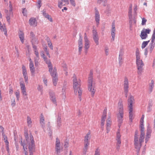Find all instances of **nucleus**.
<instances>
[{
    "label": "nucleus",
    "instance_id": "f257e3e1",
    "mask_svg": "<svg viewBox=\"0 0 155 155\" xmlns=\"http://www.w3.org/2000/svg\"><path fill=\"white\" fill-rule=\"evenodd\" d=\"M135 54L136 63L138 70L137 73L138 75H141L143 71L144 64L142 60L140 59V52L138 49L136 50Z\"/></svg>",
    "mask_w": 155,
    "mask_h": 155
},
{
    "label": "nucleus",
    "instance_id": "f03ea898",
    "mask_svg": "<svg viewBox=\"0 0 155 155\" xmlns=\"http://www.w3.org/2000/svg\"><path fill=\"white\" fill-rule=\"evenodd\" d=\"M87 85L88 90L91 92L92 96L95 92V83L93 80V77L92 74H89L87 81Z\"/></svg>",
    "mask_w": 155,
    "mask_h": 155
},
{
    "label": "nucleus",
    "instance_id": "7ed1b4c3",
    "mask_svg": "<svg viewBox=\"0 0 155 155\" xmlns=\"http://www.w3.org/2000/svg\"><path fill=\"white\" fill-rule=\"evenodd\" d=\"M118 113L117 115V118L118 120V121L121 123L123 121V118L124 116V109L123 101L120 100L118 104Z\"/></svg>",
    "mask_w": 155,
    "mask_h": 155
},
{
    "label": "nucleus",
    "instance_id": "20e7f679",
    "mask_svg": "<svg viewBox=\"0 0 155 155\" xmlns=\"http://www.w3.org/2000/svg\"><path fill=\"white\" fill-rule=\"evenodd\" d=\"M137 133H135V138L134 140V144L135 147L137 149H139L141 147L142 143L144 141V136L141 138V135H140V138L138 137Z\"/></svg>",
    "mask_w": 155,
    "mask_h": 155
},
{
    "label": "nucleus",
    "instance_id": "39448f33",
    "mask_svg": "<svg viewBox=\"0 0 155 155\" xmlns=\"http://www.w3.org/2000/svg\"><path fill=\"white\" fill-rule=\"evenodd\" d=\"M132 5L130 4L129 8L128 15L129 19H130L129 21L130 27L131 30L133 27V25L136 26V23L137 21L135 19H132Z\"/></svg>",
    "mask_w": 155,
    "mask_h": 155
},
{
    "label": "nucleus",
    "instance_id": "423d86ee",
    "mask_svg": "<svg viewBox=\"0 0 155 155\" xmlns=\"http://www.w3.org/2000/svg\"><path fill=\"white\" fill-rule=\"evenodd\" d=\"M49 71L50 72V74L52 77V82L54 85L56 86L57 84L58 81L57 73L56 69L54 68L53 69L52 67L51 71Z\"/></svg>",
    "mask_w": 155,
    "mask_h": 155
},
{
    "label": "nucleus",
    "instance_id": "0eeeda50",
    "mask_svg": "<svg viewBox=\"0 0 155 155\" xmlns=\"http://www.w3.org/2000/svg\"><path fill=\"white\" fill-rule=\"evenodd\" d=\"M73 79V87L74 90L81 87V80L78 79L76 75L74 74L72 77Z\"/></svg>",
    "mask_w": 155,
    "mask_h": 155
},
{
    "label": "nucleus",
    "instance_id": "6e6552de",
    "mask_svg": "<svg viewBox=\"0 0 155 155\" xmlns=\"http://www.w3.org/2000/svg\"><path fill=\"white\" fill-rule=\"evenodd\" d=\"M22 71L25 82L27 84L28 83V80L27 69L26 67L24 65H22Z\"/></svg>",
    "mask_w": 155,
    "mask_h": 155
},
{
    "label": "nucleus",
    "instance_id": "1a4fd4ad",
    "mask_svg": "<svg viewBox=\"0 0 155 155\" xmlns=\"http://www.w3.org/2000/svg\"><path fill=\"white\" fill-rule=\"evenodd\" d=\"M31 42L32 43V48L34 46H36V45L38 44V39L35 37V35L32 32H31L30 33Z\"/></svg>",
    "mask_w": 155,
    "mask_h": 155
},
{
    "label": "nucleus",
    "instance_id": "9d476101",
    "mask_svg": "<svg viewBox=\"0 0 155 155\" xmlns=\"http://www.w3.org/2000/svg\"><path fill=\"white\" fill-rule=\"evenodd\" d=\"M30 140L29 143V152L33 151L35 149V145L33 136L32 134L30 135Z\"/></svg>",
    "mask_w": 155,
    "mask_h": 155
},
{
    "label": "nucleus",
    "instance_id": "9b49d317",
    "mask_svg": "<svg viewBox=\"0 0 155 155\" xmlns=\"http://www.w3.org/2000/svg\"><path fill=\"white\" fill-rule=\"evenodd\" d=\"M129 81L128 79L127 78H124V88L125 95L126 97L127 96V93L128 91Z\"/></svg>",
    "mask_w": 155,
    "mask_h": 155
},
{
    "label": "nucleus",
    "instance_id": "f8f14e48",
    "mask_svg": "<svg viewBox=\"0 0 155 155\" xmlns=\"http://www.w3.org/2000/svg\"><path fill=\"white\" fill-rule=\"evenodd\" d=\"M124 53V49L121 48L120 49L118 57V64L121 66L124 62V58L123 57Z\"/></svg>",
    "mask_w": 155,
    "mask_h": 155
},
{
    "label": "nucleus",
    "instance_id": "ddd939ff",
    "mask_svg": "<svg viewBox=\"0 0 155 155\" xmlns=\"http://www.w3.org/2000/svg\"><path fill=\"white\" fill-rule=\"evenodd\" d=\"M150 30L149 28L143 29L141 31L140 36L142 39H145L147 37V34L150 32Z\"/></svg>",
    "mask_w": 155,
    "mask_h": 155
},
{
    "label": "nucleus",
    "instance_id": "4468645a",
    "mask_svg": "<svg viewBox=\"0 0 155 155\" xmlns=\"http://www.w3.org/2000/svg\"><path fill=\"white\" fill-rule=\"evenodd\" d=\"M93 38L96 45H99V37L97 31L94 29L93 30Z\"/></svg>",
    "mask_w": 155,
    "mask_h": 155
},
{
    "label": "nucleus",
    "instance_id": "2eb2a0df",
    "mask_svg": "<svg viewBox=\"0 0 155 155\" xmlns=\"http://www.w3.org/2000/svg\"><path fill=\"white\" fill-rule=\"evenodd\" d=\"M128 107L129 108H133V104L134 103V99L132 95H130L128 100Z\"/></svg>",
    "mask_w": 155,
    "mask_h": 155
},
{
    "label": "nucleus",
    "instance_id": "dca6fc26",
    "mask_svg": "<svg viewBox=\"0 0 155 155\" xmlns=\"http://www.w3.org/2000/svg\"><path fill=\"white\" fill-rule=\"evenodd\" d=\"M84 49L85 50L87 51L90 48V42L88 39L86 34H85V36H84Z\"/></svg>",
    "mask_w": 155,
    "mask_h": 155
},
{
    "label": "nucleus",
    "instance_id": "f3484780",
    "mask_svg": "<svg viewBox=\"0 0 155 155\" xmlns=\"http://www.w3.org/2000/svg\"><path fill=\"white\" fill-rule=\"evenodd\" d=\"M20 85L21 87V93L23 95L27 96V94L26 92L25 85L24 82H20Z\"/></svg>",
    "mask_w": 155,
    "mask_h": 155
},
{
    "label": "nucleus",
    "instance_id": "a211bd4d",
    "mask_svg": "<svg viewBox=\"0 0 155 155\" xmlns=\"http://www.w3.org/2000/svg\"><path fill=\"white\" fill-rule=\"evenodd\" d=\"M41 56L44 59V61H45L46 63L48 65L49 69V71H51V68L52 67V65L50 62V61L49 60H48L47 58L45 57V55L43 54L41 55Z\"/></svg>",
    "mask_w": 155,
    "mask_h": 155
},
{
    "label": "nucleus",
    "instance_id": "6ab92c4d",
    "mask_svg": "<svg viewBox=\"0 0 155 155\" xmlns=\"http://www.w3.org/2000/svg\"><path fill=\"white\" fill-rule=\"evenodd\" d=\"M50 98L52 102L56 105H57V101L55 93L53 92L50 93Z\"/></svg>",
    "mask_w": 155,
    "mask_h": 155
},
{
    "label": "nucleus",
    "instance_id": "aec40b11",
    "mask_svg": "<svg viewBox=\"0 0 155 155\" xmlns=\"http://www.w3.org/2000/svg\"><path fill=\"white\" fill-rule=\"evenodd\" d=\"M121 134L119 130L117 131L116 136V140L117 141V145L118 146H120L121 144Z\"/></svg>",
    "mask_w": 155,
    "mask_h": 155
},
{
    "label": "nucleus",
    "instance_id": "412c9836",
    "mask_svg": "<svg viewBox=\"0 0 155 155\" xmlns=\"http://www.w3.org/2000/svg\"><path fill=\"white\" fill-rule=\"evenodd\" d=\"M60 140L57 138L55 142V151L57 153H59L60 150Z\"/></svg>",
    "mask_w": 155,
    "mask_h": 155
},
{
    "label": "nucleus",
    "instance_id": "4be33fe9",
    "mask_svg": "<svg viewBox=\"0 0 155 155\" xmlns=\"http://www.w3.org/2000/svg\"><path fill=\"white\" fill-rule=\"evenodd\" d=\"M78 47L79 52L80 54L82 51L83 48V45L82 42V39L81 37H80L79 38L78 42Z\"/></svg>",
    "mask_w": 155,
    "mask_h": 155
},
{
    "label": "nucleus",
    "instance_id": "5701e85b",
    "mask_svg": "<svg viewBox=\"0 0 155 155\" xmlns=\"http://www.w3.org/2000/svg\"><path fill=\"white\" fill-rule=\"evenodd\" d=\"M61 1H58V6L60 8H61L63 6L66 4H68L69 3L68 0H61Z\"/></svg>",
    "mask_w": 155,
    "mask_h": 155
},
{
    "label": "nucleus",
    "instance_id": "b1692460",
    "mask_svg": "<svg viewBox=\"0 0 155 155\" xmlns=\"http://www.w3.org/2000/svg\"><path fill=\"white\" fill-rule=\"evenodd\" d=\"M74 91L76 95H78V98L80 100H81V96L82 94V90L81 87L76 89V90H74Z\"/></svg>",
    "mask_w": 155,
    "mask_h": 155
},
{
    "label": "nucleus",
    "instance_id": "393cba45",
    "mask_svg": "<svg viewBox=\"0 0 155 155\" xmlns=\"http://www.w3.org/2000/svg\"><path fill=\"white\" fill-rule=\"evenodd\" d=\"M116 29L114 23H113L112 25V29L111 30V35L113 40H114L115 35Z\"/></svg>",
    "mask_w": 155,
    "mask_h": 155
},
{
    "label": "nucleus",
    "instance_id": "a878e982",
    "mask_svg": "<svg viewBox=\"0 0 155 155\" xmlns=\"http://www.w3.org/2000/svg\"><path fill=\"white\" fill-rule=\"evenodd\" d=\"M29 24L35 27L37 25V22L35 18H31L29 20Z\"/></svg>",
    "mask_w": 155,
    "mask_h": 155
},
{
    "label": "nucleus",
    "instance_id": "bb28decb",
    "mask_svg": "<svg viewBox=\"0 0 155 155\" xmlns=\"http://www.w3.org/2000/svg\"><path fill=\"white\" fill-rule=\"evenodd\" d=\"M155 45V39H152L151 42L149 46V50L150 52H151L153 50Z\"/></svg>",
    "mask_w": 155,
    "mask_h": 155
},
{
    "label": "nucleus",
    "instance_id": "cd10ccee",
    "mask_svg": "<svg viewBox=\"0 0 155 155\" xmlns=\"http://www.w3.org/2000/svg\"><path fill=\"white\" fill-rule=\"evenodd\" d=\"M18 36L21 42L23 44L24 42V34L23 31H20L18 32Z\"/></svg>",
    "mask_w": 155,
    "mask_h": 155
},
{
    "label": "nucleus",
    "instance_id": "c85d7f7f",
    "mask_svg": "<svg viewBox=\"0 0 155 155\" xmlns=\"http://www.w3.org/2000/svg\"><path fill=\"white\" fill-rule=\"evenodd\" d=\"M112 122L111 120V119L110 118H109L107 119V127L106 129L107 130V133H108L110 130V128Z\"/></svg>",
    "mask_w": 155,
    "mask_h": 155
},
{
    "label": "nucleus",
    "instance_id": "c756f323",
    "mask_svg": "<svg viewBox=\"0 0 155 155\" xmlns=\"http://www.w3.org/2000/svg\"><path fill=\"white\" fill-rule=\"evenodd\" d=\"M10 8V10L9 11V15H12L13 16V14L12 12V5L11 4H10L9 6ZM7 16L6 17V19H7V21L8 22H10V15H8L7 14Z\"/></svg>",
    "mask_w": 155,
    "mask_h": 155
},
{
    "label": "nucleus",
    "instance_id": "7c9ffc66",
    "mask_svg": "<svg viewBox=\"0 0 155 155\" xmlns=\"http://www.w3.org/2000/svg\"><path fill=\"white\" fill-rule=\"evenodd\" d=\"M29 67L31 75L34 76L35 75V70L34 67V63L29 64Z\"/></svg>",
    "mask_w": 155,
    "mask_h": 155
},
{
    "label": "nucleus",
    "instance_id": "2f4dec72",
    "mask_svg": "<svg viewBox=\"0 0 155 155\" xmlns=\"http://www.w3.org/2000/svg\"><path fill=\"white\" fill-rule=\"evenodd\" d=\"M129 120L132 122L134 116L133 108H129Z\"/></svg>",
    "mask_w": 155,
    "mask_h": 155
},
{
    "label": "nucleus",
    "instance_id": "473e14b6",
    "mask_svg": "<svg viewBox=\"0 0 155 155\" xmlns=\"http://www.w3.org/2000/svg\"><path fill=\"white\" fill-rule=\"evenodd\" d=\"M95 10V20L97 23V25H98L99 24V21H100V15L98 11L96 9Z\"/></svg>",
    "mask_w": 155,
    "mask_h": 155
},
{
    "label": "nucleus",
    "instance_id": "72a5a7b5",
    "mask_svg": "<svg viewBox=\"0 0 155 155\" xmlns=\"http://www.w3.org/2000/svg\"><path fill=\"white\" fill-rule=\"evenodd\" d=\"M40 123L42 126H44L45 122V117L42 113L40 114Z\"/></svg>",
    "mask_w": 155,
    "mask_h": 155
},
{
    "label": "nucleus",
    "instance_id": "f704fd0d",
    "mask_svg": "<svg viewBox=\"0 0 155 155\" xmlns=\"http://www.w3.org/2000/svg\"><path fill=\"white\" fill-rule=\"evenodd\" d=\"M57 126L58 128H60L62 125V121L60 116L58 115L57 119Z\"/></svg>",
    "mask_w": 155,
    "mask_h": 155
},
{
    "label": "nucleus",
    "instance_id": "c9c22d12",
    "mask_svg": "<svg viewBox=\"0 0 155 155\" xmlns=\"http://www.w3.org/2000/svg\"><path fill=\"white\" fill-rule=\"evenodd\" d=\"M91 137V132L89 131L87 133V134L84 137V141L89 142V140H90Z\"/></svg>",
    "mask_w": 155,
    "mask_h": 155
},
{
    "label": "nucleus",
    "instance_id": "e433bc0d",
    "mask_svg": "<svg viewBox=\"0 0 155 155\" xmlns=\"http://www.w3.org/2000/svg\"><path fill=\"white\" fill-rule=\"evenodd\" d=\"M140 128L141 130V137L144 136L145 133L144 132V126L143 124H140Z\"/></svg>",
    "mask_w": 155,
    "mask_h": 155
},
{
    "label": "nucleus",
    "instance_id": "4c0bfd02",
    "mask_svg": "<svg viewBox=\"0 0 155 155\" xmlns=\"http://www.w3.org/2000/svg\"><path fill=\"white\" fill-rule=\"evenodd\" d=\"M151 131V130L150 129H147V134L146 135V137L145 139L146 143H147L148 141V140H147V139H149L150 137Z\"/></svg>",
    "mask_w": 155,
    "mask_h": 155
},
{
    "label": "nucleus",
    "instance_id": "58836bf2",
    "mask_svg": "<svg viewBox=\"0 0 155 155\" xmlns=\"http://www.w3.org/2000/svg\"><path fill=\"white\" fill-rule=\"evenodd\" d=\"M43 15L45 18H47L51 22H53L52 18L50 15L45 12H43Z\"/></svg>",
    "mask_w": 155,
    "mask_h": 155
},
{
    "label": "nucleus",
    "instance_id": "ea45409f",
    "mask_svg": "<svg viewBox=\"0 0 155 155\" xmlns=\"http://www.w3.org/2000/svg\"><path fill=\"white\" fill-rule=\"evenodd\" d=\"M89 142H84V148L83 149L84 151L86 152L87 150L88 147L89 145Z\"/></svg>",
    "mask_w": 155,
    "mask_h": 155
},
{
    "label": "nucleus",
    "instance_id": "a19ab883",
    "mask_svg": "<svg viewBox=\"0 0 155 155\" xmlns=\"http://www.w3.org/2000/svg\"><path fill=\"white\" fill-rule=\"evenodd\" d=\"M21 145L23 147V148L25 155H28V153L27 151V148L26 145L24 143H23L22 141H21Z\"/></svg>",
    "mask_w": 155,
    "mask_h": 155
},
{
    "label": "nucleus",
    "instance_id": "79ce46f5",
    "mask_svg": "<svg viewBox=\"0 0 155 155\" xmlns=\"http://www.w3.org/2000/svg\"><path fill=\"white\" fill-rule=\"evenodd\" d=\"M46 40L49 47L50 48L51 50H53V46L50 39L48 38H47Z\"/></svg>",
    "mask_w": 155,
    "mask_h": 155
},
{
    "label": "nucleus",
    "instance_id": "37998d69",
    "mask_svg": "<svg viewBox=\"0 0 155 155\" xmlns=\"http://www.w3.org/2000/svg\"><path fill=\"white\" fill-rule=\"evenodd\" d=\"M0 29L1 30L3 31L4 32L5 35H7V31L5 27H3L2 25V24L0 22Z\"/></svg>",
    "mask_w": 155,
    "mask_h": 155
},
{
    "label": "nucleus",
    "instance_id": "c03bdc74",
    "mask_svg": "<svg viewBox=\"0 0 155 155\" xmlns=\"http://www.w3.org/2000/svg\"><path fill=\"white\" fill-rule=\"evenodd\" d=\"M33 48V49L35 54V55L36 57L35 58H39V53L37 49V46H34Z\"/></svg>",
    "mask_w": 155,
    "mask_h": 155
},
{
    "label": "nucleus",
    "instance_id": "a18cd8bd",
    "mask_svg": "<svg viewBox=\"0 0 155 155\" xmlns=\"http://www.w3.org/2000/svg\"><path fill=\"white\" fill-rule=\"evenodd\" d=\"M14 94L16 96L17 100L19 101L20 96V92L18 90L14 92Z\"/></svg>",
    "mask_w": 155,
    "mask_h": 155
},
{
    "label": "nucleus",
    "instance_id": "49530a36",
    "mask_svg": "<svg viewBox=\"0 0 155 155\" xmlns=\"http://www.w3.org/2000/svg\"><path fill=\"white\" fill-rule=\"evenodd\" d=\"M107 110H104L103 111V114L102 116L101 120L105 121L107 116Z\"/></svg>",
    "mask_w": 155,
    "mask_h": 155
},
{
    "label": "nucleus",
    "instance_id": "de8ad7c7",
    "mask_svg": "<svg viewBox=\"0 0 155 155\" xmlns=\"http://www.w3.org/2000/svg\"><path fill=\"white\" fill-rule=\"evenodd\" d=\"M27 120L28 126L29 127H31V126L32 122L30 117L28 116L27 117Z\"/></svg>",
    "mask_w": 155,
    "mask_h": 155
},
{
    "label": "nucleus",
    "instance_id": "09e8293b",
    "mask_svg": "<svg viewBox=\"0 0 155 155\" xmlns=\"http://www.w3.org/2000/svg\"><path fill=\"white\" fill-rule=\"evenodd\" d=\"M2 136L3 139L5 143H8V140L7 137L5 135L4 133H2Z\"/></svg>",
    "mask_w": 155,
    "mask_h": 155
},
{
    "label": "nucleus",
    "instance_id": "8fccbe9b",
    "mask_svg": "<svg viewBox=\"0 0 155 155\" xmlns=\"http://www.w3.org/2000/svg\"><path fill=\"white\" fill-rule=\"evenodd\" d=\"M154 87V81L153 80L151 81V82L149 85V89L151 92Z\"/></svg>",
    "mask_w": 155,
    "mask_h": 155
},
{
    "label": "nucleus",
    "instance_id": "3c124183",
    "mask_svg": "<svg viewBox=\"0 0 155 155\" xmlns=\"http://www.w3.org/2000/svg\"><path fill=\"white\" fill-rule=\"evenodd\" d=\"M150 41H143L142 44L141 48H145L147 45L148 44V43Z\"/></svg>",
    "mask_w": 155,
    "mask_h": 155
},
{
    "label": "nucleus",
    "instance_id": "603ef678",
    "mask_svg": "<svg viewBox=\"0 0 155 155\" xmlns=\"http://www.w3.org/2000/svg\"><path fill=\"white\" fill-rule=\"evenodd\" d=\"M39 59V58H34L35 64L36 66H38L39 64V62H38Z\"/></svg>",
    "mask_w": 155,
    "mask_h": 155
},
{
    "label": "nucleus",
    "instance_id": "864d4df0",
    "mask_svg": "<svg viewBox=\"0 0 155 155\" xmlns=\"http://www.w3.org/2000/svg\"><path fill=\"white\" fill-rule=\"evenodd\" d=\"M16 103L15 98L14 97L11 99V105L12 107L15 106Z\"/></svg>",
    "mask_w": 155,
    "mask_h": 155
},
{
    "label": "nucleus",
    "instance_id": "5fc2aeb1",
    "mask_svg": "<svg viewBox=\"0 0 155 155\" xmlns=\"http://www.w3.org/2000/svg\"><path fill=\"white\" fill-rule=\"evenodd\" d=\"M25 134L26 140L28 142H30V137H28V133L26 132Z\"/></svg>",
    "mask_w": 155,
    "mask_h": 155
},
{
    "label": "nucleus",
    "instance_id": "6e6d98bb",
    "mask_svg": "<svg viewBox=\"0 0 155 155\" xmlns=\"http://www.w3.org/2000/svg\"><path fill=\"white\" fill-rule=\"evenodd\" d=\"M142 21L141 22V25H144L146 24V22L147 21V20L144 18H142Z\"/></svg>",
    "mask_w": 155,
    "mask_h": 155
},
{
    "label": "nucleus",
    "instance_id": "4d7b16f0",
    "mask_svg": "<svg viewBox=\"0 0 155 155\" xmlns=\"http://www.w3.org/2000/svg\"><path fill=\"white\" fill-rule=\"evenodd\" d=\"M70 1L71 5L75 7L76 6L75 0H70Z\"/></svg>",
    "mask_w": 155,
    "mask_h": 155
},
{
    "label": "nucleus",
    "instance_id": "13d9d810",
    "mask_svg": "<svg viewBox=\"0 0 155 155\" xmlns=\"http://www.w3.org/2000/svg\"><path fill=\"white\" fill-rule=\"evenodd\" d=\"M94 155H100V150L99 149L97 148L96 149Z\"/></svg>",
    "mask_w": 155,
    "mask_h": 155
},
{
    "label": "nucleus",
    "instance_id": "bf43d9fd",
    "mask_svg": "<svg viewBox=\"0 0 155 155\" xmlns=\"http://www.w3.org/2000/svg\"><path fill=\"white\" fill-rule=\"evenodd\" d=\"M43 82L44 84L46 86H47L48 81L47 79L46 78H44L43 79Z\"/></svg>",
    "mask_w": 155,
    "mask_h": 155
},
{
    "label": "nucleus",
    "instance_id": "052dcab7",
    "mask_svg": "<svg viewBox=\"0 0 155 155\" xmlns=\"http://www.w3.org/2000/svg\"><path fill=\"white\" fill-rule=\"evenodd\" d=\"M144 117V115H142L140 120V124H143V120Z\"/></svg>",
    "mask_w": 155,
    "mask_h": 155
},
{
    "label": "nucleus",
    "instance_id": "680f3d73",
    "mask_svg": "<svg viewBox=\"0 0 155 155\" xmlns=\"http://www.w3.org/2000/svg\"><path fill=\"white\" fill-rule=\"evenodd\" d=\"M5 145H6V148L7 150L8 151V152H9V143H5Z\"/></svg>",
    "mask_w": 155,
    "mask_h": 155
},
{
    "label": "nucleus",
    "instance_id": "e2e57ef3",
    "mask_svg": "<svg viewBox=\"0 0 155 155\" xmlns=\"http://www.w3.org/2000/svg\"><path fill=\"white\" fill-rule=\"evenodd\" d=\"M69 143L68 141H65L64 142V147L65 148H67L68 147Z\"/></svg>",
    "mask_w": 155,
    "mask_h": 155
},
{
    "label": "nucleus",
    "instance_id": "0e129e2a",
    "mask_svg": "<svg viewBox=\"0 0 155 155\" xmlns=\"http://www.w3.org/2000/svg\"><path fill=\"white\" fill-rule=\"evenodd\" d=\"M105 54L106 55L108 54V49L107 48H106L105 49Z\"/></svg>",
    "mask_w": 155,
    "mask_h": 155
},
{
    "label": "nucleus",
    "instance_id": "69168bd1",
    "mask_svg": "<svg viewBox=\"0 0 155 155\" xmlns=\"http://www.w3.org/2000/svg\"><path fill=\"white\" fill-rule=\"evenodd\" d=\"M152 39H155V28H154L153 31V33L152 36Z\"/></svg>",
    "mask_w": 155,
    "mask_h": 155
},
{
    "label": "nucleus",
    "instance_id": "338daca9",
    "mask_svg": "<svg viewBox=\"0 0 155 155\" xmlns=\"http://www.w3.org/2000/svg\"><path fill=\"white\" fill-rule=\"evenodd\" d=\"M105 120H101V124L102 127H103L104 124Z\"/></svg>",
    "mask_w": 155,
    "mask_h": 155
},
{
    "label": "nucleus",
    "instance_id": "774afa93",
    "mask_svg": "<svg viewBox=\"0 0 155 155\" xmlns=\"http://www.w3.org/2000/svg\"><path fill=\"white\" fill-rule=\"evenodd\" d=\"M9 94L11 95H12V94L13 92V90L12 88H9Z\"/></svg>",
    "mask_w": 155,
    "mask_h": 155
}]
</instances>
